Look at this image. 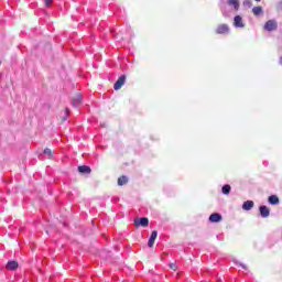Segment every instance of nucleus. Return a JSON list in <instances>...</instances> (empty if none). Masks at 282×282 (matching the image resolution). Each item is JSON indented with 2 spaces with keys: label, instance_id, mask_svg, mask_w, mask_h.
Wrapping results in <instances>:
<instances>
[{
  "label": "nucleus",
  "instance_id": "f257e3e1",
  "mask_svg": "<svg viewBox=\"0 0 282 282\" xmlns=\"http://www.w3.org/2000/svg\"><path fill=\"white\" fill-rule=\"evenodd\" d=\"M276 28H279V23H276V20H269L264 24V30H267V32H274Z\"/></svg>",
  "mask_w": 282,
  "mask_h": 282
},
{
  "label": "nucleus",
  "instance_id": "f03ea898",
  "mask_svg": "<svg viewBox=\"0 0 282 282\" xmlns=\"http://www.w3.org/2000/svg\"><path fill=\"white\" fill-rule=\"evenodd\" d=\"M134 226L137 228H140V226L142 228H147V226H149V218L142 217V218H139V219H134Z\"/></svg>",
  "mask_w": 282,
  "mask_h": 282
},
{
  "label": "nucleus",
  "instance_id": "7ed1b4c3",
  "mask_svg": "<svg viewBox=\"0 0 282 282\" xmlns=\"http://www.w3.org/2000/svg\"><path fill=\"white\" fill-rule=\"evenodd\" d=\"M127 80V77L124 75H121L118 80L113 85V89L118 91L119 89H122V86L124 85V82Z\"/></svg>",
  "mask_w": 282,
  "mask_h": 282
},
{
  "label": "nucleus",
  "instance_id": "20e7f679",
  "mask_svg": "<svg viewBox=\"0 0 282 282\" xmlns=\"http://www.w3.org/2000/svg\"><path fill=\"white\" fill-rule=\"evenodd\" d=\"M234 26L243 29L246 28V24L243 23V18L241 15H236L234 18Z\"/></svg>",
  "mask_w": 282,
  "mask_h": 282
},
{
  "label": "nucleus",
  "instance_id": "39448f33",
  "mask_svg": "<svg viewBox=\"0 0 282 282\" xmlns=\"http://www.w3.org/2000/svg\"><path fill=\"white\" fill-rule=\"evenodd\" d=\"M216 32L217 34H228V32H230V28L228 24H219Z\"/></svg>",
  "mask_w": 282,
  "mask_h": 282
},
{
  "label": "nucleus",
  "instance_id": "423d86ee",
  "mask_svg": "<svg viewBox=\"0 0 282 282\" xmlns=\"http://www.w3.org/2000/svg\"><path fill=\"white\" fill-rule=\"evenodd\" d=\"M259 210H260V215L261 217H263L264 219L270 217V208H268V206L265 205H261L259 207Z\"/></svg>",
  "mask_w": 282,
  "mask_h": 282
},
{
  "label": "nucleus",
  "instance_id": "0eeeda50",
  "mask_svg": "<svg viewBox=\"0 0 282 282\" xmlns=\"http://www.w3.org/2000/svg\"><path fill=\"white\" fill-rule=\"evenodd\" d=\"M223 217L221 214L219 213H214L209 216V221L212 224H219V221H221Z\"/></svg>",
  "mask_w": 282,
  "mask_h": 282
},
{
  "label": "nucleus",
  "instance_id": "6e6552de",
  "mask_svg": "<svg viewBox=\"0 0 282 282\" xmlns=\"http://www.w3.org/2000/svg\"><path fill=\"white\" fill-rule=\"evenodd\" d=\"M158 239V232L154 230L152 231L149 241H148V247L153 248V245L155 243V240Z\"/></svg>",
  "mask_w": 282,
  "mask_h": 282
},
{
  "label": "nucleus",
  "instance_id": "1a4fd4ad",
  "mask_svg": "<svg viewBox=\"0 0 282 282\" xmlns=\"http://www.w3.org/2000/svg\"><path fill=\"white\" fill-rule=\"evenodd\" d=\"M83 102V95L77 94L74 98H73V107H80V104Z\"/></svg>",
  "mask_w": 282,
  "mask_h": 282
},
{
  "label": "nucleus",
  "instance_id": "9d476101",
  "mask_svg": "<svg viewBox=\"0 0 282 282\" xmlns=\"http://www.w3.org/2000/svg\"><path fill=\"white\" fill-rule=\"evenodd\" d=\"M252 208H254V202L252 200H246L242 204V210H252Z\"/></svg>",
  "mask_w": 282,
  "mask_h": 282
},
{
  "label": "nucleus",
  "instance_id": "9b49d317",
  "mask_svg": "<svg viewBox=\"0 0 282 282\" xmlns=\"http://www.w3.org/2000/svg\"><path fill=\"white\" fill-rule=\"evenodd\" d=\"M268 202H269V204H271V206H276V205H279V202H280L279 196L271 195V196H269Z\"/></svg>",
  "mask_w": 282,
  "mask_h": 282
},
{
  "label": "nucleus",
  "instance_id": "f8f14e48",
  "mask_svg": "<svg viewBox=\"0 0 282 282\" xmlns=\"http://www.w3.org/2000/svg\"><path fill=\"white\" fill-rule=\"evenodd\" d=\"M78 171H79V173H83V174H89V173H91V167H89L87 165H80V166H78Z\"/></svg>",
  "mask_w": 282,
  "mask_h": 282
},
{
  "label": "nucleus",
  "instance_id": "ddd939ff",
  "mask_svg": "<svg viewBox=\"0 0 282 282\" xmlns=\"http://www.w3.org/2000/svg\"><path fill=\"white\" fill-rule=\"evenodd\" d=\"M19 268V262L17 261H9L7 263V270H17Z\"/></svg>",
  "mask_w": 282,
  "mask_h": 282
},
{
  "label": "nucleus",
  "instance_id": "4468645a",
  "mask_svg": "<svg viewBox=\"0 0 282 282\" xmlns=\"http://www.w3.org/2000/svg\"><path fill=\"white\" fill-rule=\"evenodd\" d=\"M230 191H232V187H230L229 184H225V185L221 187V193H223V195H230Z\"/></svg>",
  "mask_w": 282,
  "mask_h": 282
},
{
  "label": "nucleus",
  "instance_id": "2eb2a0df",
  "mask_svg": "<svg viewBox=\"0 0 282 282\" xmlns=\"http://www.w3.org/2000/svg\"><path fill=\"white\" fill-rule=\"evenodd\" d=\"M252 13L254 17H260V14H263V8L262 7H253Z\"/></svg>",
  "mask_w": 282,
  "mask_h": 282
},
{
  "label": "nucleus",
  "instance_id": "dca6fc26",
  "mask_svg": "<svg viewBox=\"0 0 282 282\" xmlns=\"http://www.w3.org/2000/svg\"><path fill=\"white\" fill-rule=\"evenodd\" d=\"M228 4L234 7V10H239V0H228Z\"/></svg>",
  "mask_w": 282,
  "mask_h": 282
},
{
  "label": "nucleus",
  "instance_id": "f3484780",
  "mask_svg": "<svg viewBox=\"0 0 282 282\" xmlns=\"http://www.w3.org/2000/svg\"><path fill=\"white\" fill-rule=\"evenodd\" d=\"M127 182H129V178H127V176H120L118 178V186H124V184H127Z\"/></svg>",
  "mask_w": 282,
  "mask_h": 282
},
{
  "label": "nucleus",
  "instance_id": "a211bd4d",
  "mask_svg": "<svg viewBox=\"0 0 282 282\" xmlns=\"http://www.w3.org/2000/svg\"><path fill=\"white\" fill-rule=\"evenodd\" d=\"M44 155H47V159L52 160L54 154L52 153V150L50 148H46L44 149Z\"/></svg>",
  "mask_w": 282,
  "mask_h": 282
},
{
  "label": "nucleus",
  "instance_id": "6ab92c4d",
  "mask_svg": "<svg viewBox=\"0 0 282 282\" xmlns=\"http://www.w3.org/2000/svg\"><path fill=\"white\" fill-rule=\"evenodd\" d=\"M242 4L246 7V8H252V1L251 0H245L242 2Z\"/></svg>",
  "mask_w": 282,
  "mask_h": 282
},
{
  "label": "nucleus",
  "instance_id": "aec40b11",
  "mask_svg": "<svg viewBox=\"0 0 282 282\" xmlns=\"http://www.w3.org/2000/svg\"><path fill=\"white\" fill-rule=\"evenodd\" d=\"M43 1H44L45 6H46L47 8H50V6H52V3H53L54 0H43Z\"/></svg>",
  "mask_w": 282,
  "mask_h": 282
},
{
  "label": "nucleus",
  "instance_id": "412c9836",
  "mask_svg": "<svg viewBox=\"0 0 282 282\" xmlns=\"http://www.w3.org/2000/svg\"><path fill=\"white\" fill-rule=\"evenodd\" d=\"M170 268H171V270H174V271L177 270V265L175 263H171Z\"/></svg>",
  "mask_w": 282,
  "mask_h": 282
},
{
  "label": "nucleus",
  "instance_id": "4be33fe9",
  "mask_svg": "<svg viewBox=\"0 0 282 282\" xmlns=\"http://www.w3.org/2000/svg\"><path fill=\"white\" fill-rule=\"evenodd\" d=\"M278 10H282V1L278 3Z\"/></svg>",
  "mask_w": 282,
  "mask_h": 282
},
{
  "label": "nucleus",
  "instance_id": "5701e85b",
  "mask_svg": "<svg viewBox=\"0 0 282 282\" xmlns=\"http://www.w3.org/2000/svg\"><path fill=\"white\" fill-rule=\"evenodd\" d=\"M240 265L242 267V270H248V267L246 264H241Z\"/></svg>",
  "mask_w": 282,
  "mask_h": 282
},
{
  "label": "nucleus",
  "instance_id": "b1692460",
  "mask_svg": "<svg viewBox=\"0 0 282 282\" xmlns=\"http://www.w3.org/2000/svg\"><path fill=\"white\" fill-rule=\"evenodd\" d=\"M65 115H66V116H69V109H68V108H66Z\"/></svg>",
  "mask_w": 282,
  "mask_h": 282
},
{
  "label": "nucleus",
  "instance_id": "393cba45",
  "mask_svg": "<svg viewBox=\"0 0 282 282\" xmlns=\"http://www.w3.org/2000/svg\"><path fill=\"white\" fill-rule=\"evenodd\" d=\"M280 65H282V57H280Z\"/></svg>",
  "mask_w": 282,
  "mask_h": 282
},
{
  "label": "nucleus",
  "instance_id": "a878e982",
  "mask_svg": "<svg viewBox=\"0 0 282 282\" xmlns=\"http://www.w3.org/2000/svg\"><path fill=\"white\" fill-rule=\"evenodd\" d=\"M256 1H258V2H259V1H261V0H256Z\"/></svg>",
  "mask_w": 282,
  "mask_h": 282
},
{
  "label": "nucleus",
  "instance_id": "bb28decb",
  "mask_svg": "<svg viewBox=\"0 0 282 282\" xmlns=\"http://www.w3.org/2000/svg\"><path fill=\"white\" fill-rule=\"evenodd\" d=\"M0 65H1V61H0Z\"/></svg>",
  "mask_w": 282,
  "mask_h": 282
}]
</instances>
